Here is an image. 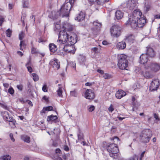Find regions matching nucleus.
Wrapping results in <instances>:
<instances>
[{
	"mask_svg": "<svg viewBox=\"0 0 160 160\" xmlns=\"http://www.w3.org/2000/svg\"><path fill=\"white\" fill-rule=\"evenodd\" d=\"M85 85L87 86H90L92 85V83L91 82H87L85 83Z\"/></svg>",
	"mask_w": 160,
	"mask_h": 160,
	"instance_id": "obj_64",
	"label": "nucleus"
},
{
	"mask_svg": "<svg viewBox=\"0 0 160 160\" xmlns=\"http://www.w3.org/2000/svg\"><path fill=\"white\" fill-rule=\"evenodd\" d=\"M89 2H90L91 3H93L94 2L96 3H97V0H88Z\"/></svg>",
	"mask_w": 160,
	"mask_h": 160,
	"instance_id": "obj_61",
	"label": "nucleus"
},
{
	"mask_svg": "<svg viewBox=\"0 0 160 160\" xmlns=\"http://www.w3.org/2000/svg\"><path fill=\"white\" fill-rule=\"evenodd\" d=\"M147 52L146 54H147L148 56V55L151 57H154L155 55V52L153 49L151 47H147Z\"/></svg>",
	"mask_w": 160,
	"mask_h": 160,
	"instance_id": "obj_23",
	"label": "nucleus"
},
{
	"mask_svg": "<svg viewBox=\"0 0 160 160\" xmlns=\"http://www.w3.org/2000/svg\"><path fill=\"white\" fill-rule=\"evenodd\" d=\"M149 66L152 71L155 72L158 71L160 69V65L156 63H151L150 66Z\"/></svg>",
	"mask_w": 160,
	"mask_h": 160,
	"instance_id": "obj_18",
	"label": "nucleus"
},
{
	"mask_svg": "<svg viewBox=\"0 0 160 160\" xmlns=\"http://www.w3.org/2000/svg\"><path fill=\"white\" fill-rule=\"evenodd\" d=\"M61 152V150H60V149H59V148L56 149L55 150V152L57 153H60Z\"/></svg>",
	"mask_w": 160,
	"mask_h": 160,
	"instance_id": "obj_60",
	"label": "nucleus"
},
{
	"mask_svg": "<svg viewBox=\"0 0 160 160\" xmlns=\"http://www.w3.org/2000/svg\"><path fill=\"white\" fill-rule=\"evenodd\" d=\"M108 111L109 112H112L114 110L113 108L112 107V104L111 105L110 107L108 108Z\"/></svg>",
	"mask_w": 160,
	"mask_h": 160,
	"instance_id": "obj_52",
	"label": "nucleus"
},
{
	"mask_svg": "<svg viewBox=\"0 0 160 160\" xmlns=\"http://www.w3.org/2000/svg\"><path fill=\"white\" fill-rule=\"evenodd\" d=\"M28 65H29V63L27 64H26V66H27V69H28V71L31 73L32 72V68L31 67L28 66Z\"/></svg>",
	"mask_w": 160,
	"mask_h": 160,
	"instance_id": "obj_48",
	"label": "nucleus"
},
{
	"mask_svg": "<svg viewBox=\"0 0 160 160\" xmlns=\"http://www.w3.org/2000/svg\"><path fill=\"white\" fill-rule=\"evenodd\" d=\"M50 50L51 52H54L57 49V46L53 43H50L49 45Z\"/></svg>",
	"mask_w": 160,
	"mask_h": 160,
	"instance_id": "obj_28",
	"label": "nucleus"
},
{
	"mask_svg": "<svg viewBox=\"0 0 160 160\" xmlns=\"http://www.w3.org/2000/svg\"><path fill=\"white\" fill-rule=\"evenodd\" d=\"M17 87L19 90L22 91L23 89V86L22 84L17 85Z\"/></svg>",
	"mask_w": 160,
	"mask_h": 160,
	"instance_id": "obj_46",
	"label": "nucleus"
},
{
	"mask_svg": "<svg viewBox=\"0 0 160 160\" xmlns=\"http://www.w3.org/2000/svg\"><path fill=\"white\" fill-rule=\"evenodd\" d=\"M127 58V56L123 54L120 55L118 56V65L120 69L128 70L127 68L128 67V62Z\"/></svg>",
	"mask_w": 160,
	"mask_h": 160,
	"instance_id": "obj_5",
	"label": "nucleus"
},
{
	"mask_svg": "<svg viewBox=\"0 0 160 160\" xmlns=\"http://www.w3.org/2000/svg\"><path fill=\"white\" fill-rule=\"evenodd\" d=\"M142 13L140 11L138 10H136L134 11L132 14L129 18L131 19L138 20L141 17Z\"/></svg>",
	"mask_w": 160,
	"mask_h": 160,
	"instance_id": "obj_15",
	"label": "nucleus"
},
{
	"mask_svg": "<svg viewBox=\"0 0 160 160\" xmlns=\"http://www.w3.org/2000/svg\"><path fill=\"white\" fill-rule=\"evenodd\" d=\"M73 6L70 4V3L67 2L62 5L59 11L56 12H52V14L53 18L57 19L59 16L62 17H68L69 16V12Z\"/></svg>",
	"mask_w": 160,
	"mask_h": 160,
	"instance_id": "obj_1",
	"label": "nucleus"
},
{
	"mask_svg": "<svg viewBox=\"0 0 160 160\" xmlns=\"http://www.w3.org/2000/svg\"><path fill=\"white\" fill-rule=\"evenodd\" d=\"M70 95L72 96L77 97V94L75 91L70 92Z\"/></svg>",
	"mask_w": 160,
	"mask_h": 160,
	"instance_id": "obj_45",
	"label": "nucleus"
},
{
	"mask_svg": "<svg viewBox=\"0 0 160 160\" xmlns=\"http://www.w3.org/2000/svg\"><path fill=\"white\" fill-rule=\"evenodd\" d=\"M85 15L84 12H81L76 18L75 20L80 22L84 19Z\"/></svg>",
	"mask_w": 160,
	"mask_h": 160,
	"instance_id": "obj_24",
	"label": "nucleus"
},
{
	"mask_svg": "<svg viewBox=\"0 0 160 160\" xmlns=\"http://www.w3.org/2000/svg\"><path fill=\"white\" fill-rule=\"evenodd\" d=\"M4 20V18L1 15H0V26H1Z\"/></svg>",
	"mask_w": 160,
	"mask_h": 160,
	"instance_id": "obj_49",
	"label": "nucleus"
},
{
	"mask_svg": "<svg viewBox=\"0 0 160 160\" xmlns=\"http://www.w3.org/2000/svg\"><path fill=\"white\" fill-rule=\"evenodd\" d=\"M46 40L44 39L42 37H40L38 39V42L40 43H42V44L44 43V42H46Z\"/></svg>",
	"mask_w": 160,
	"mask_h": 160,
	"instance_id": "obj_42",
	"label": "nucleus"
},
{
	"mask_svg": "<svg viewBox=\"0 0 160 160\" xmlns=\"http://www.w3.org/2000/svg\"><path fill=\"white\" fill-rule=\"evenodd\" d=\"M3 119L9 122L12 123V125H14L16 121L14 120L12 116L9 114V112L7 111L2 112L1 113Z\"/></svg>",
	"mask_w": 160,
	"mask_h": 160,
	"instance_id": "obj_8",
	"label": "nucleus"
},
{
	"mask_svg": "<svg viewBox=\"0 0 160 160\" xmlns=\"http://www.w3.org/2000/svg\"><path fill=\"white\" fill-rule=\"evenodd\" d=\"M49 64L55 69H58L60 68V64L58 63V61L57 59H56L53 61H51Z\"/></svg>",
	"mask_w": 160,
	"mask_h": 160,
	"instance_id": "obj_21",
	"label": "nucleus"
},
{
	"mask_svg": "<svg viewBox=\"0 0 160 160\" xmlns=\"http://www.w3.org/2000/svg\"><path fill=\"white\" fill-rule=\"evenodd\" d=\"M93 25L95 27L96 32L98 30V29L101 27L102 24L101 23L99 22L98 21H96L93 22Z\"/></svg>",
	"mask_w": 160,
	"mask_h": 160,
	"instance_id": "obj_29",
	"label": "nucleus"
},
{
	"mask_svg": "<svg viewBox=\"0 0 160 160\" xmlns=\"http://www.w3.org/2000/svg\"><path fill=\"white\" fill-rule=\"evenodd\" d=\"M95 109V107L93 106H91L88 108V110L89 111L91 112L93 111Z\"/></svg>",
	"mask_w": 160,
	"mask_h": 160,
	"instance_id": "obj_50",
	"label": "nucleus"
},
{
	"mask_svg": "<svg viewBox=\"0 0 160 160\" xmlns=\"http://www.w3.org/2000/svg\"><path fill=\"white\" fill-rule=\"evenodd\" d=\"M123 13L119 10H117L115 12V16L117 19H120L123 17Z\"/></svg>",
	"mask_w": 160,
	"mask_h": 160,
	"instance_id": "obj_25",
	"label": "nucleus"
},
{
	"mask_svg": "<svg viewBox=\"0 0 160 160\" xmlns=\"http://www.w3.org/2000/svg\"><path fill=\"white\" fill-rule=\"evenodd\" d=\"M125 41L131 44L135 41V36L132 34H128L126 36Z\"/></svg>",
	"mask_w": 160,
	"mask_h": 160,
	"instance_id": "obj_16",
	"label": "nucleus"
},
{
	"mask_svg": "<svg viewBox=\"0 0 160 160\" xmlns=\"http://www.w3.org/2000/svg\"><path fill=\"white\" fill-rule=\"evenodd\" d=\"M136 155H134L129 160H135V158H136Z\"/></svg>",
	"mask_w": 160,
	"mask_h": 160,
	"instance_id": "obj_63",
	"label": "nucleus"
},
{
	"mask_svg": "<svg viewBox=\"0 0 160 160\" xmlns=\"http://www.w3.org/2000/svg\"><path fill=\"white\" fill-rule=\"evenodd\" d=\"M126 43L125 42H121L117 44V47L119 49H123L126 48Z\"/></svg>",
	"mask_w": 160,
	"mask_h": 160,
	"instance_id": "obj_27",
	"label": "nucleus"
},
{
	"mask_svg": "<svg viewBox=\"0 0 160 160\" xmlns=\"http://www.w3.org/2000/svg\"><path fill=\"white\" fill-rule=\"evenodd\" d=\"M0 159L2 160H11V157L8 154H6L1 157Z\"/></svg>",
	"mask_w": 160,
	"mask_h": 160,
	"instance_id": "obj_32",
	"label": "nucleus"
},
{
	"mask_svg": "<svg viewBox=\"0 0 160 160\" xmlns=\"http://www.w3.org/2000/svg\"><path fill=\"white\" fill-rule=\"evenodd\" d=\"M8 92L12 95L14 92V90L12 87H10L8 90Z\"/></svg>",
	"mask_w": 160,
	"mask_h": 160,
	"instance_id": "obj_37",
	"label": "nucleus"
},
{
	"mask_svg": "<svg viewBox=\"0 0 160 160\" xmlns=\"http://www.w3.org/2000/svg\"><path fill=\"white\" fill-rule=\"evenodd\" d=\"M54 160H62V159L61 157L57 156L56 157H55Z\"/></svg>",
	"mask_w": 160,
	"mask_h": 160,
	"instance_id": "obj_56",
	"label": "nucleus"
},
{
	"mask_svg": "<svg viewBox=\"0 0 160 160\" xmlns=\"http://www.w3.org/2000/svg\"><path fill=\"white\" fill-rule=\"evenodd\" d=\"M121 5L123 8H127L130 10H132L135 6V3L134 0H128L127 2L122 3Z\"/></svg>",
	"mask_w": 160,
	"mask_h": 160,
	"instance_id": "obj_10",
	"label": "nucleus"
},
{
	"mask_svg": "<svg viewBox=\"0 0 160 160\" xmlns=\"http://www.w3.org/2000/svg\"><path fill=\"white\" fill-rule=\"evenodd\" d=\"M121 28L117 25H113L110 28L111 36L117 38L121 35Z\"/></svg>",
	"mask_w": 160,
	"mask_h": 160,
	"instance_id": "obj_6",
	"label": "nucleus"
},
{
	"mask_svg": "<svg viewBox=\"0 0 160 160\" xmlns=\"http://www.w3.org/2000/svg\"><path fill=\"white\" fill-rule=\"evenodd\" d=\"M12 31L10 29H8L6 31V33L7 36L10 37H11L12 34Z\"/></svg>",
	"mask_w": 160,
	"mask_h": 160,
	"instance_id": "obj_39",
	"label": "nucleus"
},
{
	"mask_svg": "<svg viewBox=\"0 0 160 160\" xmlns=\"http://www.w3.org/2000/svg\"><path fill=\"white\" fill-rule=\"evenodd\" d=\"M70 32L68 33L65 30H61L58 35V39L57 42V45L59 47H62L64 44L67 43Z\"/></svg>",
	"mask_w": 160,
	"mask_h": 160,
	"instance_id": "obj_2",
	"label": "nucleus"
},
{
	"mask_svg": "<svg viewBox=\"0 0 160 160\" xmlns=\"http://www.w3.org/2000/svg\"><path fill=\"white\" fill-rule=\"evenodd\" d=\"M57 94L58 96L60 97H62V88L60 87L58 88V89L57 91Z\"/></svg>",
	"mask_w": 160,
	"mask_h": 160,
	"instance_id": "obj_33",
	"label": "nucleus"
},
{
	"mask_svg": "<svg viewBox=\"0 0 160 160\" xmlns=\"http://www.w3.org/2000/svg\"><path fill=\"white\" fill-rule=\"evenodd\" d=\"M103 77L105 79H108L111 78V75L105 73L103 74Z\"/></svg>",
	"mask_w": 160,
	"mask_h": 160,
	"instance_id": "obj_43",
	"label": "nucleus"
},
{
	"mask_svg": "<svg viewBox=\"0 0 160 160\" xmlns=\"http://www.w3.org/2000/svg\"><path fill=\"white\" fill-rule=\"evenodd\" d=\"M32 75L33 77V79L34 81H37L38 80V76L36 73H32Z\"/></svg>",
	"mask_w": 160,
	"mask_h": 160,
	"instance_id": "obj_35",
	"label": "nucleus"
},
{
	"mask_svg": "<svg viewBox=\"0 0 160 160\" xmlns=\"http://www.w3.org/2000/svg\"><path fill=\"white\" fill-rule=\"evenodd\" d=\"M95 97L94 92L91 89H87L85 92V97L90 100L93 99Z\"/></svg>",
	"mask_w": 160,
	"mask_h": 160,
	"instance_id": "obj_14",
	"label": "nucleus"
},
{
	"mask_svg": "<svg viewBox=\"0 0 160 160\" xmlns=\"http://www.w3.org/2000/svg\"><path fill=\"white\" fill-rule=\"evenodd\" d=\"M9 136L12 141L13 142H14L15 139L13 137V134L12 133H10L9 135Z\"/></svg>",
	"mask_w": 160,
	"mask_h": 160,
	"instance_id": "obj_55",
	"label": "nucleus"
},
{
	"mask_svg": "<svg viewBox=\"0 0 160 160\" xmlns=\"http://www.w3.org/2000/svg\"><path fill=\"white\" fill-rule=\"evenodd\" d=\"M63 28H64L65 30H67L68 31H71L73 30V26L68 22L65 23L62 26Z\"/></svg>",
	"mask_w": 160,
	"mask_h": 160,
	"instance_id": "obj_22",
	"label": "nucleus"
},
{
	"mask_svg": "<svg viewBox=\"0 0 160 160\" xmlns=\"http://www.w3.org/2000/svg\"><path fill=\"white\" fill-rule=\"evenodd\" d=\"M31 52L32 54H36L38 52V51L36 48H35L34 47H32Z\"/></svg>",
	"mask_w": 160,
	"mask_h": 160,
	"instance_id": "obj_38",
	"label": "nucleus"
},
{
	"mask_svg": "<svg viewBox=\"0 0 160 160\" xmlns=\"http://www.w3.org/2000/svg\"><path fill=\"white\" fill-rule=\"evenodd\" d=\"M152 136V133L150 130L148 129L144 130L140 134V141L143 143H148L149 141Z\"/></svg>",
	"mask_w": 160,
	"mask_h": 160,
	"instance_id": "obj_4",
	"label": "nucleus"
},
{
	"mask_svg": "<svg viewBox=\"0 0 160 160\" xmlns=\"http://www.w3.org/2000/svg\"><path fill=\"white\" fill-rule=\"evenodd\" d=\"M137 20L131 19L129 18L128 20L127 21L126 24L127 26H130L133 29H136L138 27Z\"/></svg>",
	"mask_w": 160,
	"mask_h": 160,
	"instance_id": "obj_11",
	"label": "nucleus"
},
{
	"mask_svg": "<svg viewBox=\"0 0 160 160\" xmlns=\"http://www.w3.org/2000/svg\"><path fill=\"white\" fill-rule=\"evenodd\" d=\"M57 119L58 117L57 116H54L53 115H52L47 117V120L48 121H54L57 120Z\"/></svg>",
	"mask_w": 160,
	"mask_h": 160,
	"instance_id": "obj_31",
	"label": "nucleus"
},
{
	"mask_svg": "<svg viewBox=\"0 0 160 160\" xmlns=\"http://www.w3.org/2000/svg\"><path fill=\"white\" fill-rule=\"evenodd\" d=\"M53 108L51 106H49L46 107H44L42 110L41 111V113H45L46 111L53 110Z\"/></svg>",
	"mask_w": 160,
	"mask_h": 160,
	"instance_id": "obj_30",
	"label": "nucleus"
},
{
	"mask_svg": "<svg viewBox=\"0 0 160 160\" xmlns=\"http://www.w3.org/2000/svg\"><path fill=\"white\" fill-rule=\"evenodd\" d=\"M62 48L63 51L66 52H68L70 53H72L73 54L75 52V49L73 46L72 45H70L69 43L64 44L63 46L62 47H60Z\"/></svg>",
	"mask_w": 160,
	"mask_h": 160,
	"instance_id": "obj_9",
	"label": "nucleus"
},
{
	"mask_svg": "<svg viewBox=\"0 0 160 160\" xmlns=\"http://www.w3.org/2000/svg\"><path fill=\"white\" fill-rule=\"evenodd\" d=\"M137 22L138 23V27L141 28L144 25L146 22V20L144 18L140 17L137 20Z\"/></svg>",
	"mask_w": 160,
	"mask_h": 160,
	"instance_id": "obj_19",
	"label": "nucleus"
},
{
	"mask_svg": "<svg viewBox=\"0 0 160 160\" xmlns=\"http://www.w3.org/2000/svg\"><path fill=\"white\" fill-rule=\"evenodd\" d=\"M23 42V41H21V42H20V49L21 50H23V49L22 47V43Z\"/></svg>",
	"mask_w": 160,
	"mask_h": 160,
	"instance_id": "obj_59",
	"label": "nucleus"
},
{
	"mask_svg": "<svg viewBox=\"0 0 160 160\" xmlns=\"http://www.w3.org/2000/svg\"><path fill=\"white\" fill-rule=\"evenodd\" d=\"M159 85V81L158 79H154L151 83L149 87L150 90L151 91L156 90Z\"/></svg>",
	"mask_w": 160,
	"mask_h": 160,
	"instance_id": "obj_13",
	"label": "nucleus"
},
{
	"mask_svg": "<svg viewBox=\"0 0 160 160\" xmlns=\"http://www.w3.org/2000/svg\"><path fill=\"white\" fill-rule=\"evenodd\" d=\"M3 85L4 87L6 88H8L9 87V84L7 83H3Z\"/></svg>",
	"mask_w": 160,
	"mask_h": 160,
	"instance_id": "obj_58",
	"label": "nucleus"
},
{
	"mask_svg": "<svg viewBox=\"0 0 160 160\" xmlns=\"http://www.w3.org/2000/svg\"><path fill=\"white\" fill-rule=\"evenodd\" d=\"M76 0H69V3L70 4L73 6L74 4L75 3Z\"/></svg>",
	"mask_w": 160,
	"mask_h": 160,
	"instance_id": "obj_51",
	"label": "nucleus"
},
{
	"mask_svg": "<svg viewBox=\"0 0 160 160\" xmlns=\"http://www.w3.org/2000/svg\"><path fill=\"white\" fill-rule=\"evenodd\" d=\"M78 140H82L83 139V134L81 133L80 132L78 134Z\"/></svg>",
	"mask_w": 160,
	"mask_h": 160,
	"instance_id": "obj_36",
	"label": "nucleus"
},
{
	"mask_svg": "<svg viewBox=\"0 0 160 160\" xmlns=\"http://www.w3.org/2000/svg\"><path fill=\"white\" fill-rule=\"evenodd\" d=\"M0 106L2 107L3 108H4L6 110L8 109V107H7V106L6 105H4L2 103H1V104H0Z\"/></svg>",
	"mask_w": 160,
	"mask_h": 160,
	"instance_id": "obj_54",
	"label": "nucleus"
},
{
	"mask_svg": "<svg viewBox=\"0 0 160 160\" xmlns=\"http://www.w3.org/2000/svg\"><path fill=\"white\" fill-rule=\"evenodd\" d=\"M42 90L44 92H48V87L46 84H44L42 87Z\"/></svg>",
	"mask_w": 160,
	"mask_h": 160,
	"instance_id": "obj_44",
	"label": "nucleus"
},
{
	"mask_svg": "<svg viewBox=\"0 0 160 160\" xmlns=\"http://www.w3.org/2000/svg\"><path fill=\"white\" fill-rule=\"evenodd\" d=\"M107 150L110 153V156L115 159L119 158V154L118 153L119 150L117 145L114 143H112L108 146L107 148Z\"/></svg>",
	"mask_w": 160,
	"mask_h": 160,
	"instance_id": "obj_3",
	"label": "nucleus"
},
{
	"mask_svg": "<svg viewBox=\"0 0 160 160\" xmlns=\"http://www.w3.org/2000/svg\"><path fill=\"white\" fill-rule=\"evenodd\" d=\"M109 0H97V4L98 5L103 4L105 2H108Z\"/></svg>",
	"mask_w": 160,
	"mask_h": 160,
	"instance_id": "obj_34",
	"label": "nucleus"
},
{
	"mask_svg": "<svg viewBox=\"0 0 160 160\" xmlns=\"http://www.w3.org/2000/svg\"><path fill=\"white\" fill-rule=\"evenodd\" d=\"M60 28V22H58L57 25H55V28H54V30L56 31L57 30L59 29Z\"/></svg>",
	"mask_w": 160,
	"mask_h": 160,
	"instance_id": "obj_47",
	"label": "nucleus"
},
{
	"mask_svg": "<svg viewBox=\"0 0 160 160\" xmlns=\"http://www.w3.org/2000/svg\"><path fill=\"white\" fill-rule=\"evenodd\" d=\"M126 95V93L123 91L119 90L117 91L116 93V97L118 99H120L122 97Z\"/></svg>",
	"mask_w": 160,
	"mask_h": 160,
	"instance_id": "obj_20",
	"label": "nucleus"
},
{
	"mask_svg": "<svg viewBox=\"0 0 160 160\" xmlns=\"http://www.w3.org/2000/svg\"><path fill=\"white\" fill-rule=\"evenodd\" d=\"M149 69V66L145 65L142 66L139 71V73L146 78H150L152 77V75L148 69Z\"/></svg>",
	"mask_w": 160,
	"mask_h": 160,
	"instance_id": "obj_7",
	"label": "nucleus"
},
{
	"mask_svg": "<svg viewBox=\"0 0 160 160\" xmlns=\"http://www.w3.org/2000/svg\"><path fill=\"white\" fill-rule=\"evenodd\" d=\"M25 33L23 32H22L19 34V39L20 40H22L25 36Z\"/></svg>",
	"mask_w": 160,
	"mask_h": 160,
	"instance_id": "obj_41",
	"label": "nucleus"
},
{
	"mask_svg": "<svg viewBox=\"0 0 160 160\" xmlns=\"http://www.w3.org/2000/svg\"><path fill=\"white\" fill-rule=\"evenodd\" d=\"M97 72L101 74H103L104 73V71L98 69L97 70Z\"/></svg>",
	"mask_w": 160,
	"mask_h": 160,
	"instance_id": "obj_62",
	"label": "nucleus"
},
{
	"mask_svg": "<svg viewBox=\"0 0 160 160\" xmlns=\"http://www.w3.org/2000/svg\"><path fill=\"white\" fill-rule=\"evenodd\" d=\"M148 60V57L147 54H142L140 57V63L144 65H146V63Z\"/></svg>",
	"mask_w": 160,
	"mask_h": 160,
	"instance_id": "obj_17",
	"label": "nucleus"
},
{
	"mask_svg": "<svg viewBox=\"0 0 160 160\" xmlns=\"http://www.w3.org/2000/svg\"><path fill=\"white\" fill-rule=\"evenodd\" d=\"M21 138L22 140L27 143H29L30 142V137L26 135H21Z\"/></svg>",
	"mask_w": 160,
	"mask_h": 160,
	"instance_id": "obj_26",
	"label": "nucleus"
},
{
	"mask_svg": "<svg viewBox=\"0 0 160 160\" xmlns=\"http://www.w3.org/2000/svg\"><path fill=\"white\" fill-rule=\"evenodd\" d=\"M132 104L134 106L135 105L134 101L135 100V98L134 97H132Z\"/></svg>",
	"mask_w": 160,
	"mask_h": 160,
	"instance_id": "obj_57",
	"label": "nucleus"
},
{
	"mask_svg": "<svg viewBox=\"0 0 160 160\" xmlns=\"http://www.w3.org/2000/svg\"><path fill=\"white\" fill-rule=\"evenodd\" d=\"M77 36L76 34L73 32H70L68 43H70L71 45L74 44L77 42Z\"/></svg>",
	"mask_w": 160,
	"mask_h": 160,
	"instance_id": "obj_12",
	"label": "nucleus"
},
{
	"mask_svg": "<svg viewBox=\"0 0 160 160\" xmlns=\"http://www.w3.org/2000/svg\"><path fill=\"white\" fill-rule=\"evenodd\" d=\"M63 148V149L66 151H68L69 150V147L67 145H64Z\"/></svg>",
	"mask_w": 160,
	"mask_h": 160,
	"instance_id": "obj_53",
	"label": "nucleus"
},
{
	"mask_svg": "<svg viewBox=\"0 0 160 160\" xmlns=\"http://www.w3.org/2000/svg\"><path fill=\"white\" fill-rule=\"evenodd\" d=\"M92 52L94 53H98L99 52V49L97 47H94L91 49Z\"/></svg>",
	"mask_w": 160,
	"mask_h": 160,
	"instance_id": "obj_40",
	"label": "nucleus"
}]
</instances>
